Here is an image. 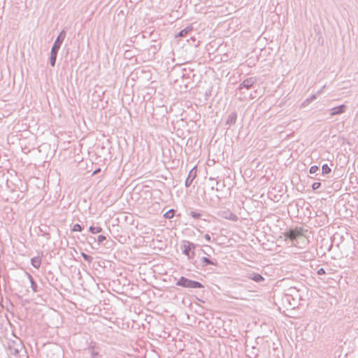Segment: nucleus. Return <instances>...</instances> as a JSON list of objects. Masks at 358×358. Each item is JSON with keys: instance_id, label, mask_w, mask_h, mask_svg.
Wrapping results in <instances>:
<instances>
[{"instance_id": "obj_1", "label": "nucleus", "mask_w": 358, "mask_h": 358, "mask_svg": "<svg viewBox=\"0 0 358 358\" xmlns=\"http://www.w3.org/2000/svg\"><path fill=\"white\" fill-rule=\"evenodd\" d=\"M109 143L107 142L106 145L103 143H96L92 148L91 151V164L99 165L100 163H103L107 157L110 155Z\"/></svg>"}, {"instance_id": "obj_2", "label": "nucleus", "mask_w": 358, "mask_h": 358, "mask_svg": "<svg viewBox=\"0 0 358 358\" xmlns=\"http://www.w3.org/2000/svg\"><path fill=\"white\" fill-rule=\"evenodd\" d=\"M176 285L187 289H201L204 287V285L200 282L189 279L185 276H181L177 280Z\"/></svg>"}, {"instance_id": "obj_3", "label": "nucleus", "mask_w": 358, "mask_h": 358, "mask_svg": "<svg viewBox=\"0 0 358 358\" xmlns=\"http://www.w3.org/2000/svg\"><path fill=\"white\" fill-rule=\"evenodd\" d=\"M106 242V236L100 234L96 235H91V248L98 249L101 245H105Z\"/></svg>"}, {"instance_id": "obj_4", "label": "nucleus", "mask_w": 358, "mask_h": 358, "mask_svg": "<svg viewBox=\"0 0 358 358\" xmlns=\"http://www.w3.org/2000/svg\"><path fill=\"white\" fill-rule=\"evenodd\" d=\"M65 37V33L64 31H62L59 36L57 37V39L56 40L52 49L51 52V60H52V66L55 65L56 56H57V52L59 49L60 45Z\"/></svg>"}, {"instance_id": "obj_5", "label": "nucleus", "mask_w": 358, "mask_h": 358, "mask_svg": "<svg viewBox=\"0 0 358 358\" xmlns=\"http://www.w3.org/2000/svg\"><path fill=\"white\" fill-rule=\"evenodd\" d=\"M183 243L180 247L182 252L187 257H189V252L195 250L197 245L189 241H184Z\"/></svg>"}, {"instance_id": "obj_6", "label": "nucleus", "mask_w": 358, "mask_h": 358, "mask_svg": "<svg viewBox=\"0 0 358 358\" xmlns=\"http://www.w3.org/2000/svg\"><path fill=\"white\" fill-rule=\"evenodd\" d=\"M257 83V78L255 77H250L245 79L238 85V90H241L243 89L249 90Z\"/></svg>"}, {"instance_id": "obj_7", "label": "nucleus", "mask_w": 358, "mask_h": 358, "mask_svg": "<svg viewBox=\"0 0 358 358\" xmlns=\"http://www.w3.org/2000/svg\"><path fill=\"white\" fill-rule=\"evenodd\" d=\"M91 358H104L103 351L91 341Z\"/></svg>"}, {"instance_id": "obj_8", "label": "nucleus", "mask_w": 358, "mask_h": 358, "mask_svg": "<svg viewBox=\"0 0 358 358\" xmlns=\"http://www.w3.org/2000/svg\"><path fill=\"white\" fill-rule=\"evenodd\" d=\"M348 108L345 104H341L338 106L333 107L330 109V117L344 113Z\"/></svg>"}, {"instance_id": "obj_9", "label": "nucleus", "mask_w": 358, "mask_h": 358, "mask_svg": "<svg viewBox=\"0 0 358 358\" xmlns=\"http://www.w3.org/2000/svg\"><path fill=\"white\" fill-rule=\"evenodd\" d=\"M196 176V167L194 166L189 172L188 176L185 181V185L186 187L191 186L193 180Z\"/></svg>"}, {"instance_id": "obj_10", "label": "nucleus", "mask_w": 358, "mask_h": 358, "mask_svg": "<svg viewBox=\"0 0 358 358\" xmlns=\"http://www.w3.org/2000/svg\"><path fill=\"white\" fill-rule=\"evenodd\" d=\"M247 278L258 283L265 280L264 277L262 274L253 271L248 273Z\"/></svg>"}, {"instance_id": "obj_11", "label": "nucleus", "mask_w": 358, "mask_h": 358, "mask_svg": "<svg viewBox=\"0 0 358 358\" xmlns=\"http://www.w3.org/2000/svg\"><path fill=\"white\" fill-rule=\"evenodd\" d=\"M218 262L217 260L210 259L207 257H202L200 259V266L201 267H205L208 265L217 266Z\"/></svg>"}, {"instance_id": "obj_12", "label": "nucleus", "mask_w": 358, "mask_h": 358, "mask_svg": "<svg viewBox=\"0 0 358 358\" xmlns=\"http://www.w3.org/2000/svg\"><path fill=\"white\" fill-rule=\"evenodd\" d=\"M301 232L296 229H289L285 234V236L287 238L290 239L292 241L296 239L298 236L301 235Z\"/></svg>"}, {"instance_id": "obj_13", "label": "nucleus", "mask_w": 358, "mask_h": 358, "mask_svg": "<svg viewBox=\"0 0 358 358\" xmlns=\"http://www.w3.org/2000/svg\"><path fill=\"white\" fill-rule=\"evenodd\" d=\"M237 120V113L236 112H232L229 113L226 120L225 124L229 127H231L236 124Z\"/></svg>"}, {"instance_id": "obj_14", "label": "nucleus", "mask_w": 358, "mask_h": 358, "mask_svg": "<svg viewBox=\"0 0 358 358\" xmlns=\"http://www.w3.org/2000/svg\"><path fill=\"white\" fill-rule=\"evenodd\" d=\"M103 231V229L99 225H95L94 222L91 223V235L99 234Z\"/></svg>"}, {"instance_id": "obj_15", "label": "nucleus", "mask_w": 358, "mask_h": 358, "mask_svg": "<svg viewBox=\"0 0 358 358\" xmlns=\"http://www.w3.org/2000/svg\"><path fill=\"white\" fill-rule=\"evenodd\" d=\"M192 29H193V27L192 25L187 26L185 28L180 30L176 36V37L185 36Z\"/></svg>"}, {"instance_id": "obj_16", "label": "nucleus", "mask_w": 358, "mask_h": 358, "mask_svg": "<svg viewBox=\"0 0 358 358\" xmlns=\"http://www.w3.org/2000/svg\"><path fill=\"white\" fill-rule=\"evenodd\" d=\"M225 215L224 218L231 220V221H237L238 220V216L235 215L234 213H231V211L224 212Z\"/></svg>"}, {"instance_id": "obj_17", "label": "nucleus", "mask_w": 358, "mask_h": 358, "mask_svg": "<svg viewBox=\"0 0 358 358\" xmlns=\"http://www.w3.org/2000/svg\"><path fill=\"white\" fill-rule=\"evenodd\" d=\"M331 171V169L328 166L327 164H324L322 166V173L323 175H327L330 173Z\"/></svg>"}, {"instance_id": "obj_18", "label": "nucleus", "mask_w": 358, "mask_h": 358, "mask_svg": "<svg viewBox=\"0 0 358 358\" xmlns=\"http://www.w3.org/2000/svg\"><path fill=\"white\" fill-rule=\"evenodd\" d=\"M174 214L175 210L173 209H170L164 214V217H165L166 219H171L173 217Z\"/></svg>"}, {"instance_id": "obj_19", "label": "nucleus", "mask_w": 358, "mask_h": 358, "mask_svg": "<svg viewBox=\"0 0 358 358\" xmlns=\"http://www.w3.org/2000/svg\"><path fill=\"white\" fill-rule=\"evenodd\" d=\"M188 215L196 220L200 219L201 217V213H200L199 212H196V211H193V210H191L188 213Z\"/></svg>"}, {"instance_id": "obj_20", "label": "nucleus", "mask_w": 358, "mask_h": 358, "mask_svg": "<svg viewBox=\"0 0 358 358\" xmlns=\"http://www.w3.org/2000/svg\"><path fill=\"white\" fill-rule=\"evenodd\" d=\"M101 166H104V162L102 163V164H100L99 166L97 167V168H95L94 170L91 169V171H92L91 176H94L96 173H99L101 171Z\"/></svg>"}, {"instance_id": "obj_21", "label": "nucleus", "mask_w": 358, "mask_h": 358, "mask_svg": "<svg viewBox=\"0 0 358 358\" xmlns=\"http://www.w3.org/2000/svg\"><path fill=\"white\" fill-rule=\"evenodd\" d=\"M101 311V309L99 306H97L96 305L94 306L93 309L91 310V315H97Z\"/></svg>"}, {"instance_id": "obj_22", "label": "nucleus", "mask_w": 358, "mask_h": 358, "mask_svg": "<svg viewBox=\"0 0 358 358\" xmlns=\"http://www.w3.org/2000/svg\"><path fill=\"white\" fill-rule=\"evenodd\" d=\"M320 170L319 166L317 165L311 166L309 169V173L310 174H314L317 173Z\"/></svg>"}, {"instance_id": "obj_23", "label": "nucleus", "mask_w": 358, "mask_h": 358, "mask_svg": "<svg viewBox=\"0 0 358 358\" xmlns=\"http://www.w3.org/2000/svg\"><path fill=\"white\" fill-rule=\"evenodd\" d=\"M32 264L35 268H38L41 264V261L39 259H33L31 260Z\"/></svg>"}, {"instance_id": "obj_24", "label": "nucleus", "mask_w": 358, "mask_h": 358, "mask_svg": "<svg viewBox=\"0 0 358 358\" xmlns=\"http://www.w3.org/2000/svg\"><path fill=\"white\" fill-rule=\"evenodd\" d=\"M322 185V183L320 182H315L312 184L311 187L313 190H317Z\"/></svg>"}, {"instance_id": "obj_25", "label": "nucleus", "mask_w": 358, "mask_h": 358, "mask_svg": "<svg viewBox=\"0 0 358 358\" xmlns=\"http://www.w3.org/2000/svg\"><path fill=\"white\" fill-rule=\"evenodd\" d=\"M72 230L73 231H81V227H80V224H76L75 225H73Z\"/></svg>"}, {"instance_id": "obj_26", "label": "nucleus", "mask_w": 358, "mask_h": 358, "mask_svg": "<svg viewBox=\"0 0 358 358\" xmlns=\"http://www.w3.org/2000/svg\"><path fill=\"white\" fill-rule=\"evenodd\" d=\"M196 253H195V251L193 250L192 252H189V257H187V259L189 260V261H193L194 258V256H195Z\"/></svg>"}, {"instance_id": "obj_27", "label": "nucleus", "mask_w": 358, "mask_h": 358, "mask_svg": "<svg viewBox=\"0 0 358 358\" xmlns=\"http://www.w3.org/2000/svg\"><path fill=\"white\" fill-rule=\"evenodd\" d=\"M317 273L319 275H322L326 274V271H325V270H324L323 268H319V269L317 270Z\"/></svg>"}, {"instance_id": "obj_28", "label": "nucleus", "mask_w": 358, "mask_h": 358, "mask_svg": "<svg viewBox=\"0 0 358 358\" xmlns=\"http://www.w3.org/2000/svg\"><path fill=\"white\" fill-rule=\"evenodd\" d=\"M91 278H92V280L94 281V286L92 287V284L91 283V289H94L96 288L97 290L99 289V285L98 284L95 282L94 279L91 276Z\"/></svg>"}, {"instance_id": "obj_29", "label": "nucleus", "mask_w": 358, "mask_h": 358, "mask_svg": "<svg viewBox=\"0 0 358 358\" xmlns=\"http://www.w3.org/2000/svg\"><path fill=\"white\" fill-rule=\"evenodd\" d=\"M317 97V94L315 93L314 94L311 95L310 97H308V100L310 102L313 101Z\"/></svg>"}, {"instance_id": "obj_30", "label": "nucleus", "mask_w": 358, "mask_h": 358, "mask_svg": "<svg viewBox=\"0 0 358 358\" xmlns=\"http://www.w3.org/2000/svg\"><path fill=\"white\" fill-rule=\"evenodd\" d=\"M310 102L309 101L308 99L307 98L301 104V107H305L307 105H308Z\"/></svg>"}, {"instance_id": "obj_31", "label": "nucleus", "mask_w": 358, "mask_h": 358, "mask_svg": "<svg viewBox=\"0 0 358 358\" xmlns=\"http://www.w3.org/2000/svg\"><path fill=\"white\" fill-rule=\"evenodd\" d=\"M310 102L309 101L308 99L307 98L301 104V107H305L307 105H308Z\"/></svg>"}, {"instance_id": "obj_32", "label": "nucleus", "mask_w": 358, "mask_h": 358, "mask_svg": "<svg viewBox=\"0 0 358 358\" xmlns=\"http://www.w3.org/2000/svg\"><path fill=\"white\" fill-rule=\"evenodd\" d=\"M325 85H323L315 94H317V96L320 95V94L322 93L323 92V90L325 88Z\"/></svg>"}, {"instance_id": "obj_33", "label": "nucleus", "mask_w": 358, "mask_h": 358, "mask_svg": "<svg viewBox=\"0 0 358 358\" xmlns=\"http://www.w3.org/2000/svg\"><path fill=\"white\" fill-rule=\"evenodd\" d=\"M204 238L205 239L208 241V242H210L211 241V237L208 234H206L205 236H204Z\"/></svg>"}, {"instance_id": "obj_34", "label": "nucleus", "mask_w": 358, "mask_h": 358, "mask_svg": "<svg viewBox=\"0 0 358 358\" xmlns=\"http://www.w3.org/2000/svg\"><path fill=\"white\" fill-rule=\"evenodd\" d=\"M211 189H212V190H214V189H215V190H216V191H219L218 188H217V187H215V186H213V185L211 187Z\"/></svg>"}, {"instance_id": "obj_35", "label": "nucleus", "mask_w": 358, "mask_h": 358, "mask_svg": "<svg viewBox=\"0 0 358 358\" xmlns=\"http://www.w3.org/2000/svg\"><path fill=\"white\" fill-rule=\"evenodd\" d=\"M201 251L203 254H206V255H208V253L207 252V250H204L201 249Z\"/></svg>"}, {"instance_id": "obj_36", "label": "nucleus", "mask_w": 358, "mask_h": 358, "mask_svg": "<svg viewBox=\"0 0 358 358\" xmlns=\"http://www.w3.org/2000/svg\"><path fill=\"white\" fill-rule=\"evenodd\" d=\"M332 248V243L330 244V245L328 248V251H330Z\"/></svg>"}, {"instance_id": "obj_37", "label": "nucleus", "mask_w": 358, "mask_h": 358, "mask_svg": "<svg viewBox=\"0 0 358 358\" xmlns=\"http://www.w3.org/2000/svg\"><path fill=\"white\" fill-rule=\"evenodd\" d=\"M206 248H208L209 250H212V248L209 245H206Z\"/></svg>"}, {"instance_id": "obj_38", "label": "nucleus", "mask_w": 358, "mask_h": 358, "mask_svg": "<svg viewBox=\"0 0 358 358\" xmlns=\"http://www.w3.org/2000/svg\"><path fill=\"white\" fill-rule=\"evenodd\" d=\"M97 324V321H96V320H95V321L93 322V324H94V325H95V324Z\"/></svg>"}, {"instance_id": "obj_39", "label": "nucleus", "mask_w": 358, "mask_h": 358, "mask_svg": "<svg viewBox=\"0 0 358 358\" xmlns=\"http://www.w3.org/2000/svg\"><path fill=\"white\" fill-rule=\"evenodd\" d=\"M94 107V103L91 104V108Z\"/></svg>"}, {"instance_id": "obj_40", "label": "nucleus", "mask_w": 358, "mask_h": 358, "mask_svg": "<svg viewBox=\"0 0 358 358\" xmlns=\"http://www.w3.org/2000/svg\"><path fill=\"white\" fill-rule=\"evenodd\" d=\"M215 185H218V182H217V181H216V182H215Z\"/></svg>"}, {"instance_id": "obj_41", "label": "nucleus", "mask_w": 358, "mask_h": 358, "mask_svg": "<svg viewBox=\"0 0 358 358\" xmlns=\"http://www.w3.org/2000/svg\"><path fill=\"white\" fill-rule=\"evenodd\" d=\"M357 168H358V163H357Z\"/></svg>"}]
</instances>
